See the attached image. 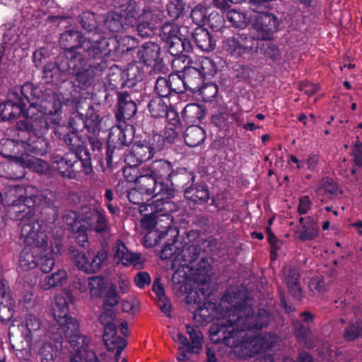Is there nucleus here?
<instances>
[{
  "mask_svg": "<svg viewBox=\"0 0 362 362\" xmlns=\"http://www.w3.org/2000/svg\"><path fill=\"white\" fill-rule=\"evenodd\" d=\"M223 317L209 329V337L214 344L222 343L232 348L238 358H249V290L240 286L228 288L221 298Z\"/></svg>",
  "mask_w": 362,
  "mask_h": 362,
  "instance_id": "f257e3e1",
  "label": "nucleus"
},
{
  "mask_svg": "<svg viewBox=\"0 0 362 362\" xmlns=\"http://www.w3.org/2000/svg\"><path fill=\"white\" fill-rule=\"evenodd\" d=\"M118 46L115 38L99 35L97 41L86 42L80 51L60 54L69 75L75 77L81 89L86 90L93 83L96 71L102 72L107 69L104 57L113 55Z\"/></svg>",
  "mask_w": 362,
  "mask_h": 362,
  "instance_id": "f03ea898",
  "label": "nucleus"
},
{
  "mask_svg": "<svg viewBox=\"0 0 362 362\" xmlns=\"http://www.w3.org/2000/svg\"><path fill=\"white\" fill-rule=\"evenodd\" d=\"M21 93L36 112L31 114L30 119L16 122L17 135L28 133L46 135L52 124L60 123L61 119L57 115L62 112V103L52 90H44L31 82H25L21 87Z\"/></svg>",
  "mask_w": 362,
  "mask_h": 362,
  "instance_id": "7ed1b4c3",
  "label": "nucleus"
},
{
  "mask_svg": "<svg viewBox=\"0 0 362 362\" xmlns=\"http://www.w3.org/2000/svg\"><path fill=\"white\" fill-rule=\"evenodd\" d=\"M235 104V111L227 107L211 115V124L218 129L221 136L233 132L236 127L249 130V92L240 89Z\"/></svg>",
  "mask_w": 362,
  "mask_h": 362,
  "instance_id": "20e7f679",
  "label": "nucleus"
},
{
  "mask_svg": "<svg viewBox=\"0 0 362 362\" xmlns=\"http://www.w3.org/2000/svg\"><path fill=\"white\" fill-rule=\"evenodd\" d=\"M21 235L24 237V247L20 252L18 264L23 271H29L37 267L38 256L47 247V237L41 230V225L35 221L25 223Z\"/></svg>",
  "mask_w": 362,
  "mask_h": 362,
  "instance_id": "39448f33",
  "label": "nucleus"
},
{
  "mask_svg": "<svg viewBox=\"0 0 362 362\" xmlns=\"http://www.w3.org/2000/svg\"><path fill=\"white\" fill-rule=\"evenodd\" d=\"M54 320L59 325L58 331L69 341L71 346L76 351L85 350L89 344L87 337L79 332V325L76 319L72 317L69 313V305L64 297L57 296L52 308Z\"/></svg>",
  "mask_w": 362,
  "mask_h": 362,
  "instance_id": "423d86ee",
  "label": "nucleus"
},
{
  "mask_svg": "<svg viewBox=\"0 0 362 362\" xmlns=\"http://www.w3.org/2000/svg\"><path fill=\"white\" fill-rule=\"evenodd\" d=\"M53 168L64 178L78 180L80 177L91 176L94 173L91 156L79 155L65 153L63 155H55L52 157Z\"/></svg>",
  "mask_w": 362,
  "mask_h": 362,
  "instance_id": "0eeeda50",
  "label": "nucleus"
},
{
  "mask_svg": "<svg viewBox=\"0 0 362 362\" xmlns=\"http://www.w3.org/2000/svg\"><path fill=\"white\" fill-rule=\"evenodd\" d=\"M16 191V189L10 190L6 194L5 199H2L6 216L11 220H19L22 227L25 223L37 222L35 219H32L35 215L34 207L37 203L36 197L23 194H19L17 197Z\"/></svg>",
  "mask_w": 362,
  "mask_h": 362,
  "instance_id": "6e6552de",
  "label": "nucleus"
},
{
  "mask_svg": "<svg viewBox=\"0 0 362 362\" xmlns=\"http://www.w3.org/2000/svg\"><path fill=\"white\" fill-rule=\"evenodd\" d=\"M160 42L168 52L176 57H187L192 51L189 39L181 34L180 27L175 23H165L159 30Z\"/></svg>",
  "mask_w": 362,
  "mask_h": 362,
  "instance_id": "1a4fd4ad",
  "label": "nucleus"
},
{
  "mask_svg": "<svg viewBox=\"0 0 362 362\" xmlns=\"http://www.w3.org/2000/svg\"><path fill=\"white\" fill-rule=\"evenodd\" d=\"M131 144L132 139L127 137L123 129L120 128L112 129L106 142L103 163H106L107 168H113L114 164H117L121 160L124 153V148L129 146Z\"/></svg>",
  "mask_w": 362,
  "mask_h": 362,
  "instance_id": "9d476101",
  "label": "nucleus"
},
{
  "mask_svg": "<svg viewBox=\"0 0 362 362\" xmlns=\"http://www.w3.org/2000/svg\"><path fill=\"white\" fill-rule=\"evenodd\" d=\"M215 72L213 62L206 58L197 64V66L185 67L182 75L187 90L194 93L197 92L204 80L214 76Z\"/></svg>",
  "mask_w": 362,
  "mask_h": 362,
  "instance_id": "9b49d317",
  "label": "nucleus"
},
{
  "mask_svg": "<svg viewBox=\"0 0 362 362\" xmlns=\"http://www.w3.org/2000/svg\"><path fill=\"white\" fill-rule=\"evenodd\" d=\"M28 103L21 92H10L8 99L0 104V120L9 121L27 116L28 114Z\"/></svg>",
  "mask_w": 362,
  "mask_h": 362,
  "instance_id": "f8f14e48",
  "label": "nucleus"
},
{
  "mask_svg": "<svg viewBox=\"0 0 362 362\" xmlns=\"http://www.w3.org/2000/svg\"><path fill=\"white\" fill-rule=\"evenodd\" d=\"M250 23L257 31V37L263 40H271L279 26L276 16L269 12L256 11L255 15L250 16Z\"/></svg>",
  "mask_w": 362,
  "mask_h": 362,
  "instance_id": "ddd939ff",
  "label": "nucleus"
},
{
  "mask_svg": "<svg viewBox=\"0 0 362 362\" xmlns=\"http://www.w3.org/2000/svg\"><path fill=\"white\" fill-rule=\"evenodd\" d=\"M223 50L230 57L245 59L249 55V30H238L222 41Z\"/></svg>",
  "mask_w": 362,
  "mask_h": 362,
  "instance_id": "4468645a",
  "label": "nucleus"
},
{
  "mask_svg": "<svg viewBox=\"0 0 362 362\" xmlns=\"http://www.w3.org/2000/svg\"><path fill=\"white\" fill-rule=\"evenodd\" d=\"M76 218L85 226L86 224L97 233L103 235H110V227L103 209L85 206L82 209V217L79 219L76 216Z\"/></svg>",
  "mask_w": 362,
  "mask_h": 362,
  "instance_id": "2eb2a0df",
  "label": "nucleus"
},
{
  "mask_svg": "<svg viewBox=\"0 0 362 362\" xmlns=\"http://www.w3.org/2000/svg\"><path fill=\"white\" fill-rule=\"evenodd\" d=\"M69 76L61 54L55 57L54 62H48L43 66L42 78L47 84L59 87L68 81Z\"/></svg>",
  "mask_w": 362,
  "mask_h": 362,
  "instance_id": "dca6fc26",
  "label": "nucleus"
},
{
  "mask_svg": "<svg viewBox=\"0 0 362 362\" xmlns=\"http://www.w3.org/2000/svg\"><path fill=\"white\" fill-rule=\"evenodd\" d=\"M18 141L23 144L25 152L30 156H44L50 149L49 140L45 135L25 134L24 136L17 135Z\"/></svg>",
  "mask_w": 362,
  "mask_h": 362,
  "instance_id": "f3484780",
  "label": "nucleus"
},
{
  "mask_svg": "<svg viewBox=\"0 0 362 362\" xmlns=\"http://www.w3.org/2000/svg\"><path fill=\"white\" fill-rule=\"evenodd\" d=\"M88 41H97V38H87L81 31L69 29L60 35L59 45L64 50V53H70L76 50L80 51Z\"/></svg>",
  "mask_w": 362,
  "mask_h": 362,
  "instance_id": "a211bd4d",
  "label": "nucleus"
},
{
  "mask_svg": "<svg viewBox=\"0 0 362 362\" xmlns=\"http://www.w3.org/2000/svg\"><path fill=\"white\" fill-rule=\"evenodd\" d=\"M117 112L116 114L119 119H130L137 112V105L136 103L134 93L127 90H117Z\"/></svg>",
  "mask_w": 362,
  "mask_h": 362,
  "instance_id": "6ab92c4d",
  "label": "nucleus"
},
{
  "mask_svg": "<svg viewBox=\"0 0 362 362\" xmlns=\"http://www.w3.org/2000/svg\"><path fill=\"white\" fill-rule=\"evenodd\" d=\"M153 156L141 139L134 143L131 151L125 155L124 161L130 168H136L142 163L151 159Z\"/></svg>",
  "mask_w": 362,
  "mask_h": 362,
  "instance_id": "aec40b11",
  "label": "nucleus"
},
{
  "mask_svg": "<svg viewBox=\"0 0 362 362\" xmlns=\"http://www.w3.org/2000/svg\"><path fill=\"white\" fill-rule=\"evenodd\" d=\"M36 197V205L41 207V213L48 221H55L59 216V208L55 204L56 195L50 190H45L40 195L32 194Z\"/></svg>",
  "mask_w": 362,
  "mask_h": 362,
  "instance_id": "412c9836",
  "label": "nucleus"
},
{
  "mask_svg": "<svg viewBox=\"0 0 362 362\" xmlns=\"http://www.w3.org/2000/svg\"><path fill=\"white\" fill-rule=\"evenodd\" d=\"M57 137L66 144L68 149L67 153H74L76 156H79V155L91 156L86 140H83L80 134L67 131L59 132Z\"/></svg>",
  "mask_w": 362,
  "mask_h": 362,
  "instance_id": "4be33fe9",
  "label": "nucleus"
},
{
  "mask_svg": "<svg viewBox=\"0 0 362 362\" xmlns=\"http://www.w3.org/2000/svg\"><path fill=\"white\" fill-rule=\"evenodd\" d=\"M137 57L141 63L147 66H156L162 61L160 47L156 42L148 41L139 47L136 51Z\"/></svg>",
  "mask_w": 362,
  "mask_h": 362,
  "instance_id": "5701e85b",
  "label": "nucleus"
},
{
  "mask_svg": "<svg viewBox=\"0 0 362 362\" xmlns=\"http://www.w3.org/2000/svg\"><path fill=\"white\" fill-rule=\"evenodd\" d=\"M185 199L193 205L206 204L210 199V192L208 185L203 182H195L184 190Z\"/></svg>",
  "mask_w": 362,
  "mask_h": 362,
  "instance_id": "b1692460",
  "label": "nucleus"
},
{
  "mask_svg": "<svg viewBox=\"0 0 362 362\" xmlns=\"http://www.w3.org/2000/svg\"><path fill=\"white\" fill-rule=\"evenodd\" d=\"M278 340L277 334L272 332H266L254 337H250V358L254 354H259L271 350Z\"/></svg>",
  "mask_w": 362,
  "mask_h": 362,
  "instance_id": "393cba45",
  "label": "nucleus"
},
{
  "mask_svg": "<svg viewBox=\"0 0 362 362\" xmlns=\"http://www.w3.org/2000/svg\"><path fill=\"white\" fill-rule=\"evenodd\" d=\"M195 173L185 167H177L173 169L169 182L176 187L177 191L184 190L195 182Z\"/></svg>",
  "mask_w": 362,
  "mask_h": 362,
  "instance_id": "a878e982",
  "label": "nucleus"
},
{
  "mask_svg": "<svg viewBox=\"0 0 362 362\" xmlns=\"http://www.w3.org/2000/svg\"><path fill=\"white\" fill-rule=\"evenodd\" d=\"M192 37L196 47L204 52H212L216 47V38L203 26L196 28Z\"/></svg>",
  "mask_w": 362,
  "mask_h": 362,
  "instance_id": "bb28decb",
  "label": "nucleus"
},
{
  "mask_svg": "<svg viewBox=\"0 0 362 362\" xmlns=\"http://www.w3.org/2000/svg\"><path fill=\"white\" fill-rule=\"evenodd\" d=\"M105 118L101 117L98 111L93 106L90 105L84 115L83 124L85 129L89 134H100L106 130Z\"/></svg>",
  "mask_w": 362,
  "mask_h": 362,
  "instance_id": "cd10ccee",
  "label": "nucleus"
},
{
  "mask_svg": "<svg viewBox=\"0 0 362 362\" xmlns=\"http://www.w3.org/2000/svg\"><path fill=\"white\" fill-rule=\"evenodd\" d=\"M114 6L118 11L117 13H120L134 28V23H136L137 18H139V8L134 0H114Z\"/></svg>",
  "mask_w": 362,
  "mask_h": 362,
  "instance_id": "c85d7f7f",
  "label": "nucleus"
},
{
  "mask_svg": "<svg viewBox=\"0 0 362 362\" xmlns=\"http://www.w3.org/2000/svg\"><path fill=\"white\" fill-rule=\"evenodd\" d=\"M41 320L33 314H28L25 322L18 325V329L24 340L30 344L35 337H39L37 332L42 327Z\"/></svg>",
  "mask_w": 362,
  "mask_h": 362,
  "instance_id": "c756f323",
  "label": "nucleus"
},
{
  "mask_svg": "<svg viewBox=\"0 0 362 362\" xmlns=\"http://www.w3.org/2000/svg\"><path fill=\"white\" fill-rule=\"evenodd\" d=\"M158 182L148 168H142L135 178L137 188L146 195H153Z\"/></svg>",
  "mask_w": 362,
  "mask_h": 362,
  "instance_id": "7c9ffc66",
  "label": "nucleus"
},
{
  "mask_svg": "<svg viewBox=\"0 0 362 362\" xmlns=\"http://www.w3.org/2000/svg\"><path fill=\"white\" fill-rule=\"evenodd\" d=\"M64 216L65 221L69 226V230L74 233H77L76 241L77 244L83 247H86L88 245V237L87 234L88 227L83 224L81 221L76 218V213Z\"/></svg>",
  "mask_w": 362,
  "mask_h": 362,
  "instance_id": "2f4dec72",
  "label": "nucleus"
},
{
  "mask_svg": "<svg viewBox=\"0 0 362 362\" xmlns=\"http://www.w3.org/2000/svg\"><path fill=\"white\" fill-rule=\"evenodd\" d=\"M250 305V331L252 329L260 330L267 327L274 319L273 311L267 308H259L256 313L252 311Z\"/></svg>",
  "mask_w": 362,
  "mask_h": 362,
  "instance_id": "473e14b6",
  "label": "nucleus"
},
{
  "mask_svg": "<svg viewBox=\"0 0 362 362\" xmlns=\"http://www.w3.org/2000/svg\"><path fill=\"white\" fill-rule=\"evenodd\" d=\"M148 208L154 209L160 217H166L170 219L171 214L177 211L179 206L171 199L154 200L151 204L141 206L140 211H148Z\"/></svg>",
  "mask_w": 362,
  "mask_h": 362,
  "instance_id": "72a5a7b5",
  "label": "nucleus"
},
{
  "mask_svg": "<svg viewBox=\"0 0 362 362\" xmlns=\"http://www.w3.org/2000/svg\"><path fill=\"white\" fill-rule=\"evenodd\" d=\"M115 256L117 257L124 266L132 264L134 267L141 265V257L139 254L129 251L126 245L121 240H118L115 247Z\"/></svg>",
  "mask_w": 362,
  "mask_h": 362,
  "instance_id": "f704fd0d",
  "label": "nucleus"
},
{
  "mask_svg": "<svg viewBox=\"0 0 362 362\" xmlns=\"http://www.w3.org/2000/svg\"><path fill=\"white\" fill-rule=\"evenodd\" d=\"M206 131L199 125L189 126L184 134V141L189 147H197L206 139Z\"/></svg>",
  "mask_w": 362,
  "mask_h": 362,
  "instance_id": "c9c22d12",
  "label": "nucleus"
},
{
  "mask_svg": "<svg viewBox=\"0 0 362 362\" xmlns=\"http://www.w3.org/2000/svg\"><path fill=\"white\" fill-rule=\"evenodd\" d=\"M173 169L171 163L163 159L154 160L148 168L158 181L167 180L168 182L170 180Z\"/></svg>",
  "mask_w": 362,
  "mask_h": 362,
  "instance_id": "e433bc0d",
  "label": "nucleus"
},
{
  "mask_svg": "<svg viewBox=\"0 0 362 362\" xmlns=\"http://www.w3.org/2000/svg\"><path fill=\"white\" fill-rule=\"evenodd\" d=\"M259 50L260 53L272 59V60H276L281 55V52L279 47L272 43L270 40H255L252 42L250 45V51Z\"/></svg>",
  "mask_w": 362,
  "mask_h": 362,
  "instance_id": "4c0bfd02",
  "label": "nucleus"
},
{
  "mask_svg": "<svg viewBox=\"0 0 362 362\" xmlns=\"http://www.w3.org/2000/svg\"><path fill=\"white\" fill-rule=\"evenodd\" d=\"M79 23L87 33H93L90 38H98L99 35L105 36L98 27V21L95 13L90 11H83L79 16Z\"/></svg>",
  "mask_w": 362,
  "mask_h": 362,
  "instance_id": "58836bf2",
  "label": "nucleus"
},
{
  "mask_svg": "<svg viewBox=\"0 0 362 362\" xmlns=\"http://www.w3.org/2000/svg\"><path fill=\"white\" fill-rule=\"evenodd\" d=\"M104 23L107 29L112 33H122L129 28L132 27L127 21L117 12H110L104 20Z\"/></svg>",
  "mask_w": 362,
  "mask_h": 362,
  "instance_id": "ea45409f",
  "label": "nucleus"
},
{
  "mask_svg": "<svg viewBox=\"0 0 362 362\" xmlns=\"http://www.w3.org/2000/svg\"><path fill=\"white\" fill-rule=\"evenodd\" d=\"M87 146H90L91 156L97 158L99 163L103 164V148L105 139L100 136V134H89L86 136Z\"/></svg>",
  "mask_w": 362,
  "mask_h": 362,
  "instance_id": "a19ab883",
  "label": "nucleus"
},
{
  "mask_svg": "<svg viewBox=\"0 0 362 362\" xmlns=\"http://www.w3.org/2000/svg\"><path fill=\"white\" fill-rule=\"evenodd\" d=\"M211 265L206 259L202 258L196 265L195 269L190 267L192 273L194 281L200 285L206 284L211 279Z\"/></svg>",
  "mask_w": 362,
  "mask_h": 362,
  "instance_id": "79ce46f5",
  "label": "nucleus"
},
{
  "mask_svg": "<svg viewBox=\"0 0 362 362\" xmlns=\"http://www.w3.org/2000/svg\"><path fill=\"white\" fill-rule=\"evenodd\" d=\"M206 110L203 105L197 103L187 104L182 111L183 120L187 123L199 122L205 116Z\"/></svg>",
  "mask_w": 362,
  "mask_h": 362,
  "instance_id": "37998d69",
  "label": "nucleus"
},
{
  "mask_svg": "<svg viewBox=\"0 0 362 362\" xmlns=\"http://www.w3.org/2000/svg\"><path fill=\"white\" fill-rule=\"evenodd\" d=\"M144 65L139 61L128 65L127 69L124 70L129 83L128 86H134L137 82L143 80L146 73Z\"/></svg>",
  "mask_w": 362,
  "mask_h": 362,
  "instance_id": "c03bdc74",
  "label": "nucleus"
},
{
  "mask_svg": "<svg viewBox=\"0 0 362 362\" xmlns=\"http://www.w3.org/2000/svg\"><path fill=\"white\" fill-rule=\"evenodd\" d=\"M294 333L298 343L308 349H312L315 344L309 338L311 336V329L308 325L297 321L294 324Z\"/></svg>",
  "mask_w": 362,
  "mask_h": 362,
  "instance_id": "a18cd8bd",
  "label": "nucleus"
},
{
  "mask_svg": "<svg viewBox=\"0 0 362 362\" xmlns=\"http://www.w3.org/2000/svg\"><path fill=\"white\" fill-rule=\"evenodd\" d=\"M164 228L163 230H159L158 228L149 230L144 236V245L146 247H153L158 245L162 239L168 236L169 232L172 231L170 223H168Z\"/></svg>",
  "mask_w": 362,
  "mask_h": 362,
  "instance_id": "49530a36",
  "label": "nucleus"
},
{
  "mask_svg": "<svg viewBox=\"0 0 362 362\" xmlns=\"http://www.w3.org/2000/svg\"><path fill=\"white\" fill-rule=\"evenodd\" d=\"M108 82L111 88L116 90L129 85L124 70L117 66L110 69L108 74Z\"/></svg>",
  "mask_w": 362,
  "mask_h": 362,
  "instance_id": "de8ad7c7",
  "label": "nucleus"
},
{
  "mask_svg": "<svg viewBox=\"0 0 362 362\" xmlns=\"http://www.w3.org/2000/svg\"><path fill=\"white\" fill-rule=\"evenodd\" d=\"M90 260L88 261L85 267V272L87 274L96 273L101 269V265L107 258V252L105 250H100L97 254L89 253Z\"/></svg>",
  "mask_w": 362,
  "mask_h": 362,
  "instance_id": "09e8293b",
  "label": "nucleus"
},
{
  "mask_svg": "<svg viewBox=\"0 0 362 362\" xmlns=\"http://www.w3.org/2000/svg\"><path fill=\"white\" fill-rule=\"evenodd\" d=\"M170 107L160 97H154L148 104V111L151 116L155 118L164 117V115H167L168 109Z\"/></svg>",
  "mask_w": 362,
  "mask_h": 362,
  "instance_id": "8fccbe9b",
  "label": "nucleus"
},
{
  "mask_svg": "<svg viewBox=\"0 0 362 362\" xmlns=\"http://www.w3.org/2000/svg\"><path fill=\"white\" fill-rule=\"evenodd\" d=\"M318 235V227L314 219L307 216V222L303 224L300 231L299 239L305 242L315 239Z\"/></svg>",
  "mask_w": 362,
  "mask_h": 362,
  "instance_id": "3c124183",
  "label": "nucleus"
},
{
  "mask_svg": "<svg viewBox=\"0 0 362 362\" xmlns=\"http://www.w3.org/2000/svg\"><path fill=\"white\" fill-rule=\"evenodd\" d=\"M142 139L143 142L148 146L154 155L161 151L165 147L163 134L152 132L151 134H146Z\"/></svg>",
  "mask_w": 362,
  "mask_h": 362,
  "instance_id": "603ef678",
  "label": "nucleus"
},
{
  "mask_svg": "<svg viewBox=\"0 0 362 362\" xmlns=\"http://www.w3.org/2000/svg\"><path fill=\"white\" fill-rule=\"evenodd\" d=\"M226 17L233 27L238 28L239 30H245L249 25V19L245 13L231 9L227 12Z\"/></svg>",
  "mask_w": 362,
  "mask_h": 362,
  "instance_id": "864d4df0",
  "label": "nucleus"
},
{
  "mask_svg": "<svg viewBox=\"0 0 362 362\" xmlns=\"http://www.w3.org/2000/svg\"><path fill=\"white\" fill-rule=\"evenodd\" d=\"M67 274L64 269H59L51 275L46 276L42 282V287L48 290L52 287L62 286L66 280Z\"/></svg>",
  "mask_w": 362,
  "mask_h": 362,
  "instance_id": "5fc2aeb1",
  "label": "nucleus"
},
{
  "mask_svg": "<svg viewBox=\"0 0 362 362\" xmlns=\"http://www.w3.org/2000/svg\"><path fill=\"white\" fill-rule=\"evenodd\" d=\"M54 265V252L45 247V252L40 253L37 259V266L43 273H49Z\"/></svg>",
  "mask_w": 362,
  "mask_h": 362,
  "instance_id": "6e6d98bb",
  "label": "nucleus"
},
{
  "mask_svg": "<svg viewBox=\"0 0 362 362\" xmlns=\"http://www.w3.org/2000/svg\"><path fill=\"white\" fill-rule=\"evenodd\" d=\"M232 74L238 82L249 84V65L242 61L235 62L232 66Z\"/></svg>",
  "mask_w": 362,
  "mask_h": 362,
  "instance_id": "4d7b16f0",
  "label": "nucleus"
},
{
  "mask_svg": "<svg viewBox=\"0 0 362 362\" xmlns=\"http://www.w3.org/2000/svg\"><path fill=\"white\" fill-rule=\"evenodd\" d=\"M362 336V320H356L349 322L344 329V337L347 341H354Z\"/></svg>",
  "mask_w": 362,
  "mask_h": 362,
  "instance_id": "13d9d810",
  "label": "nucleus"
},
{
  "mask_svg": "<svg viewBox=\"0 0 362 362\" xmlns=\"http://www.w3.org/2000/svg\"><path fill=\"white\" fill-rule=\"evenodd\" d=\"M175 190H177L176 187L171 185H168L164 181H159L153 195L155 198L158 197L156 200L172 199L175 197Z\"/></svg>",
  "mask_w": 362,
  "mask_h": 362,
  "instance_id": "bf43d9fd",
  "label": "nucleus"
},
{
  "mask_svg": "<svg viewBox=\"0 0 362 362\" xmlns=\"http://www.w3.org/2000/svg\"><path fill=\"white\" fill-rule=\"evenodd\" d=\"M197 92L204 102L210 103L217 97L218 88L214 83H203Z\"/></svg>",
  "mask_w": 362,
  "mask_h": 362,
  "instance_id": "052dcab7",
  "label": "nucleus"
},
{
  "mask_svg": "<svg viewBox=\"0 0 362 362\" xmlns=\"http://www.w3.org/2000/svg\"><path fill=\"white\" fill-rule=\"evenodd\" d=\"M88 281L91 296L100 297L104 294L106 288V283L102 276H96L89 277Z\"/></svg>",
  "mask_w": 362,
  "mask_h": 362,
  "instance_id": "680f3d73",
  "label": "nucleus"
},
{
  "mask_svg": "<svg viewBox=\"0 0 362 362\" xmlns=\"http://www.w3.org/2000/svg\"><path fill=\"white\" fill-rule=\"evenodd\" d=\"M168 80L170 82L171 95L184 93L188 90L184 83L182 75L170 74L168 76Z\"/></svg>",
  "mask_w": 362,
  "mask_h": 362,
  "instance_id": "e2e57ef3",
  "label": "nucleus"
},
{
  "mask_svg": "<svg viewBox=\"0 0 362 362\" xmlns=\"http://www.w3.org/2000/svg\"><path fill=\"white\" fill-rule=\"evenodd\" d=\"M338 189L337 184L334 180L325 177L322 179L320 186L316 189V192L320 194L324 192L327 194L328 197H332L337 194Z\"/></svg>",
  "mask_w": 362,
  "mask_h": 362,
  "instance_id": "0e129e2a",
  "label": "nucleus"
},
{
  "mask_svg": "<svg viewBox=\"0 0 362 362\" xmlns=\"http://www.w3.org/2000/svg\"><path fill=\"white\" fill-rule=\"evenodd\" d=\"M200 255V247L194 245L185 247L180 252L181 259L187 267L196 262Z\"/></svg>",
  "mask_w": 362,
  "mask_h": 362,
  "instance_id": "69168bd1",
  "label": "nucleus"
},
{
  "mask_svg": "<svg viewBox=\"0 0 362 362\" xmlns=\"http://www.w3.org/2000/svg\"><path fill=\"white\" fill-rule=\"evenodd\" d=\"M24 163L28 168L40 174H46L49 169V163L35 156H31L24 160Z\"/></svg>",
  "mask_w": 362,
  "mask_h": 362,
  "instance_id": "338daca9",
  "label": "nucleus"
},
{
  "mask_svg": "<svg viewBox=\"0 0 362 362\" xmlns=\"http://www.w3.org/2000/svg\"><path fill=\"white\" fill-rule=\"evenodd\" d=\"M166 7L169 17L175 21L182 14L185 8V4L183 0H170Z\"/></svg>",
  "mask_w": 362,
  "mask_h": 362,
  "instance_id": "774afa93",
  "label": "nucleus"
}]
</instances>
